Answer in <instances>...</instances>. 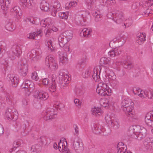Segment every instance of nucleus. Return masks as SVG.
I'll return each mask as SVG.
<instances>
[{
	"label": "nucleus",
	"instance_id": "0eeeda50",
	"mask_svg": "<svg viewBox=\"0 0 153 153\" xmlns=\"http://www.w3.org/2000/svg\"><path fill=\"white\" fill-rule=\"evenodd\" d=\"M92 128L93 133L96 134H99L102 132L103 135L106 136L108 135L111 132V130H109V132L107 133L105 129L97 123L94 124L92 126Z\"/></svg>",
	"mask_w": 153,
	"mask_h": 153
},
{
	"label": "nucleus",
	"instance_id": "c85d7f7f",
	"mask_svg": "<svg viewBox=\"0 0 153 153\" xmlns=\"http://www.w3.org/2000/svg\"><path fill=\"white\" fill-rule=\"evenodd\" d=\"M126 41V40L124 39H113L112 40L110 41V44H112L113 43L115 42L119 47H120L123 45Z\"/></svg>",
	"mask_w": 153,
	"mask_h": 153
},
{
	"label": "nucleus",
	"instance_id": "473e14b6",
	"mask_svg": "<svg viewBox=\"0 0 153 153\" xmlns=\"http://www.w3.org/2000/svg\"><path fill=\"white\" fill-rule=\"evenodd\" d=\"M59 58V61L62 63H65L67 60L68 58L66 53H63L60 52H58Z\"/></svg>",
	"mask_w": 153,
	"mask_h": 153
},
{
	"label": "nucleus",
	"instance_id": "3c124183",
	"mask_svg": "<svg viewBox=\"0 0 153 153\" xmlns=\"http://www.w3.org/2000/svg\"><path fill=\"white\" fill-rule=\"evenodd\" d=\"M5 98L7 102L9 104H10L12 102V100L13 98V96L10 95L9 93H7L6 94Z\"/></svg>",
	"mask_w": 153,
	"mask_h": 153
},
{
	"label": "nucleus",
	"instance_id": "e2e57ef3",
	"mask_svg": "<svg viewBox=\"0 0 153 153\" xmlns=\"http://www.w3.org/2000/svg\"><path fill=\"white\" fill-rule=\"evenodd\" d=\"M25 88V91H26V93L28 95L30 94V92L32 91L33 89V87H32V88H31L29 87H26V88Z\"/></svg>",
	"mask_w": 153,
	"mask_h": 153
},
{
	"label": "nucleus",
	"instance_id": "dca6fc26",
	"mask_svg": "<svg viewBox=\"0 0 153 153\" xmlns=\"http://www.w3.org/2000/svg\"><path fill=\"white\" fill-rule=\"evenodd\" d=\"M7 79L11 82L13 87L16 88L17 86L19 80L17 76L13 74H8L7 76Z\"/></svg>",
	"mask_w": 153,
	"mask_h": 153
},
{
	"label": "nucleus",
	"instance_id": "8fccbe9b",
	"mask_svg": "<svg viewBox=\"0 0 153 153\" xmlns=\"http://www.w3.org/2000/svg\"><path fill=\"white\" fill-rule=\"evenodd\" d=\"M58 30V29L56 27H52L51 28L48 29L47 31L46 32V36L48 37V36L50 35V34L51 33L52 31L56 32Z\"/></svg>",
	"mask_w": 153,
	"mask_h": 153
},
{
	"label": "nucleus",
	"instance_id": "680f3d73",
	"mask_svg": "<svg viewBox=\"0 0 153 153\" xmlns=\"http://www.w3.org/2000/svg\"><path fill=\"white\" fill-rule=\"evenodd\" d=\"M141 91V90L140 88H135V89H134L133 90V92L134 93V94H137L140 96H142V95H139L140 94V91Z\"/></svg>",
	"mask_w": 153,
	"mask_h": 153
},
{
	"label": "nucleus",
	"instance_id": "e433bc0d",
	"mask_svg": "<svg viewBox=\"0 0 153 153\" xmlns=\"http://www.w3.org/2000/svg\"><path fill=\"white\" fill-rule=\"evenodd\" d=\"M131 103H133L132 100L129 99H125L123 100L121 103V106L123 108H124V106L128 107L131 104Z\"/></svg>",
	"mask_w": 153,
	"mask_h": 153
},
{
	"label": "nucleus",
	"instance_id": "72a5a7b5",
	"mask_svg": "<svg viewBox=\"0 0 153 153\" xmlns=\"http://www.w3.org/2000/svg\"><path fill=\"white\" fill-rule=\"evenodd\" d=\"M110 58L108 59L105 57H102L100 60V64L101 65L107 67L109 66L110 63Z\"/></svg>",
	"mask_w": 153,
	"mask_h": 153
},
{
	"label": "nucleus",
	"instance_id": "6e6552de",
	"mask_svg": "<svg viewBox=\"0 0 153 153\" xmlns=\"http://www.w3.org/2000/svg\"><path fill=\"white\" fill-rule=\"evenodd\" d=\"M42 52L39 49H32L27 54V56H29L30 59L34 61H37L41 57Z\"/></svg>",
	"mask_w": 153,
	"mask_h": 153
},
{
	"label": "nucleus",
	"instance_id": "c9c22d12",
	"mask_svg": "<svg viewBox=\"0 0 153 153\" xmlns=\"http://www.w3.org/2000/svg\"><path fill=\"white\" fill-rule=\"evenodd\" d=\"M22 143V140L20 139L19 140L17 141H14L13 143V148L10 150V152H12L13 150H15L16 148L20 146Z\"/></svg>",
	"mask_w": 153,
	"mask_h": 153
},
{
	"label": "nucleus",
	"instance_id": "49530a36",
	"mask_svg": "<svg viewBox=\"0 0 153 153\" xmlns=\"http://www.w3.org/2000/svg\"><path fill=\"white\" fill-rule=\"evenodd\" d=\"M58 40L59 46L61 47H63L70 40H68V39H58Z\"/></svg>",
	"mask_w": 153,
	"mask_h": 153
},
{
	"label": "nucleus",
	"instance_id": "4d7b16f0",
	"mask_svg": "<svg viewBox=\"0 0 153 153\" xmlns=\"http://www.w3.org/2000/svg\"><path fill=\"white\" fill-rule=\"evenodd\" d=\"M107 74L109 79L111 80L116 79V76L114 75V74L113 72H111L110 73H107Z\"/></svg>",
	"mask_w": 153,
	"mask_h": 153
},
{
	"label": "nucleus",
	"instance_id": "5701e85b",
	"mask_svg": "<svg viewBox=\"0 0 153 153\" xmlns=\"http://www.w3.org/2000/svg\"><path fill=\"white\" fill-rule=\"evenodd\" d=\"M10 12L14 16H20L22 14V12L20 8L17 6H15L11 9Z\"/></svg>",
	"mask_w": 153,
	"mask_h": 153
},
{
	"label": "nucleus",
	"instance_id": "a211bd4d",
	"mask_svg": "<svg viewBox=\"0 0 153 153\" xmlns=\"http://www.w3.org/2000/svg\"><path fill=\"white\" fill-rule=\"evenodd\" d=\"M96 91L98 94L102 96H105L106 95L108 96L110 95L111 93V90L110 89L106 88L105 89L104 88H97L96 89Z\"/></svg>",
	"mask_w": 153,
	"mask_h": 153
},
{
	"label": "nucleus",
	"instance_id": "ddd939ff",
	"mask_svg": "<svg viewBox=\"0 0 153 153\" xmlns=\"http://www.w3.org/2000/svg\"><path fill=\"white\" fill-rule=\"evenodd\" d=\"M139 126H134L129 129L130 135L131 137L135 139H137L138 135L140 131L141 128Z\"/></svg>",
	"mask_w": 153,
	"mask_h": 153
},
{
	"label": "nucleus",
	"instance_id": "ea45409f",
	"mask_svg": "<svg viewBox=\"0 0 153 153\" xmlns=\"http://www.w3.org/2000/svg\"><path fill=\"white\" fill-rule=\"evenodd\" d=\"M41 148V146L40 145L36 144L32 146L30 150L31 152L37 153L39 152Z\"/></svg>",
	"mask_w": 153,
	"mask_h": 153
},
{
	"label": "nucleus",
	"instance_id": "de8ad7c7",
	"mask_svg": "<svg viewBox=\"0 0 153 153\" xmlns=\"http://www.w3.org/2000/svg\"><path fill=\"white\" fill-rule=\"evenodd\" d=\"M92 70L90 68L87 69L84 72H83L82 74V76L84 78H88L90 76Z\"/></svg>",
	"mask_w": 153,
	"mask_h": 153
},
{
	"label": "nucleus",
	"instance_id": "6e6d98bb",
	"mask_svg": "<svg viewBox=\"0 0 153 153\" xmlns=\"http://www.w3.org/2000/svg\"><path fill=\"white\" fill-rule=\"evenodd\" d=\"M86 62V59L85 58H83L80 60L78 62L80 66H84L85 65V62Z\"/></svg>",
	"mask_w": 153,
	"mask_h": 153
},
{
	"label": "nucleus",
	"instance_id": "f704fd0d",
	"mask_svg": "<svg viewBox=\"0 0 153 153\" xmlns=\"http://www.w3.org/2000/svg\"><path fill=\"white\" fill-rule=\"evenodd\" d=\"M49 4L45 1H42L40 4V8L42 11H47L49 9Z\"/></svg>",
	"mask_w": 153,
	"mask_h": 153
},
{
	"label": "nucleus",
	"instance_id": "bb28decb",
	"mask_svg": "<svg viewBox=\"0 0 153 153\" xmlns=\"http://www.w3.org/2000/svg\"><path fill=\"white\" fill-rule=\"evenodd\" d=\"M92 30L88 29V28H84L80 32V35L82 37H90V33L91 32Z\"/></svg>",
	"mask_w": 153,
	"mask_h": 153
},
{
	"label": "nucleus",
	"instance_id": "423d86ee",
	"mask_svg": "<svg viewBox=\"0 0 153 153\" xmlns=\"http://www.w3.org/2000/svg\"><path fill=\"white\" fill-rule=\"evenodd\" d=\"M134 103H131V104L128 107L124 106L123 108V111L125 112L126 116L127 117L128 119L130 121H133V120L136 119V116L134 112H133L132 110L134 109Z\"/></svg>",
	"mask_w": 153,
	"mask_h": 153
},
{
	"label": "nucleus",
	"instance_id": "603ef678",
	"mask_svg": "<svg viewBox=\"0 0 153 153\" xmlns=\"http://www.w3.org/2000/svg\"><path fill=\"white\" fill-rule=\"evenodd\" d=\"M132 22L133 21L132 19L131 18L128 19L126 20L125 22L124 23V25L125 26V28L126 27H129L131 25Z\"/></svg>",
	"mask_w": 153,
	"mask_h": 153
},
{
	"label": "nucleus",
	"instance_id": "cd10ccee",
	"mask_svg": "<svg viewBox=\"0 0 153 153\" xmlns=\"http://www.w3.org/2000/svg\"><path fill=\"white\" fill-rule=\"evenodd\" d=\"M54 4L52 9L51 13L52 15L53 16H55L57 11H59L61 9L60 8V4L59 3H55Z\"/></svg>",
	"mask_w": 153,
	"mask_h": 153
},
{
	"label": "nucleus",
	"instance_id": "a18cd8bd",
	"mask_svg": "<svg viewBox=\"0 0 153 153\" xmlns=\"http://www.w3.org/2000/svg\"><path fill=\"white\" fill-rule=\"evenodd\" d=\"M47 139L45 136H41L38 139V141L42 145H45L47 143Z\"/></svg>",
	"mask_w": 153,
	"mask_h": 153
},
{
	"label": "nucleus",
	"instance_id": "9b49d317",
	"mask_svg": "<svg viewBox=\"0 0 153 153\" xmlns=\"http://www.w3.org/2000/svg\"><path fill=\"white\" fill-rule=\"evenodd\" d=\"M11 51L13 55L10 56L9 57L13 60L15 59V56L19 57L22 53L20 45L18 44L13 45L11 48Z\"/></svg>",
	"mask_w": 153,
	"mask_h": 153
},
{
	"label": "nucleus",
	"instance_id": "338daca9",
	"mask_svg": "<svg viewBox=\"0 0 153 153\" xmlns=\"http://www.w3.org/2000/svg\"><path fill=\"white\" fill-rule=\"evenodd\" d=\"M136 42L139 45H141L145 41L146 39H136Z\"/></svg>",
	"mask_w": 153,
	"mask_h": 153
},
{
	"label": "nucleus",
	"instance_id": "0e129e2a",
	"mask_svg": "<svg viewBox=\"0 0 153 153\" xmlns=\"http://www.w3.org/2000/svg\"><path fill=\"white\" fill-rule=\"evenodd\" d=\"M112 80L111 83L112 85L113 86H114L115 87H116L119 84L118 81L116 79Z\"/></svg>",
	"mask_w": 153,
	"mask_h": 153
},
{
	"label": "nucleus",
	"instance_id": "4be33fe9",
	"mask_svg": "<svg viewBox=\"0 0 153 153\" xmlns=\"http://www.w3.org/2000/svg\"><path fill=\"white\" fill-rule=\"evenodd\" d=\"M21 5L24 9H32V4L30 0H20Z\"/></svg>",
	"mask_w": 153,
	"mask_h": 153
},
{
	"label": "nucleus",
	"instance_id": "4468645a",
	"mask_svg": "<svg viewBox=\"0 0 153 153\" xmlns=\"http://www.w3.org/2000/svg\"><path fill=\"white\" fill-rule=\"evenodd\" d=\"M33 96L35 98L42 100H46L49 97L48 94L42 91H35Z\"/></svg>",
	"mask_w": 153,
	"mask_h": 153
},
{
	"label": "nucleus",
	"instance_id": "f8f14e48",
	"mask_svg": "<svg viewBox=\"0 0 153 153\" xmlns=\"http://www.w3.org/2000/svg\"><path fill=\"white\" fill-rule=\"evenodd\" d=\"M54 77V75H52V76L51 83L49 82L48 79L47 78H44L42 80L43 84L45 85H48L51 86V89L53 90L52 91L53 92H54L56 91V81L57 79V78L56 79Z\"/></svg>",
	"mask_w": 153,
	"mask_h": 153
},
{
	"label": "nucleus",
	"instance_id": "f257e3e1",
	"mask_svg": "<svg viewBox=\"0 0 153 153\" xmlns=\"http://www.w3.org/2000/svg\"><path fill=\"white\" fill-rule=\"evenodd\" d=\"M53 108H49L47 109L44 114L43 118L44 120L47 121L53 119L56 115L55 112L56 111L58 108L60 109L59 103H57L53 106Z\"/></svg>",
	"mask_w": 153,
	"mask_h": 153
},
{
	"label": "nucleus",
	"instance_id": "393cba45",
	"mask_svg": "<svg viewBox=\"0 0 153 153\" xmlns=\"http://www.w3.org/2000/svg\"><path fill=\"white\" fill-rule=\"evenodd\" d=\"M42 31L40 30H37L36 32H34L32 33H30V34H27V38H35V37H38V36H39V37H41L42 36Z\"/></svg>",
	"mask_w": 153,
	"mask_h": 153
},
{
	"label": "nucleus",
	"instance_id": "c03bdc74",
	"mask_svg": "<svg viewBox=\"0 0 153 153\" xmlns=\"http://www.w3.org/2000/svg\"><path fill=\"white\" fill-rule=\"evenodd\" d=\"M123 66L125 68L128 69H130L133 67V65L131 62L128 61H126L124 63Z\"/></svg>",
	"mask_w": 153,
	"mask_h": 153
},
{
	"label": "nucleus",
	"instance_id": "6ab92c4d",
	"mask_svg": "<svg viewBox=\"0 0 153 153\" xmlns=\"http://www.w3.org/2000/svg\"><path fill=\"white\" fill-rule=\"evenodd\" d=\"M139 95H142L141 97H147L148 98L153 99V91L152 89H149L145 91H141Z\"/></svg>",
	"mask_w": 153,
	"mask_h": 153
},
{
	"label": "nucleus",
	"instance_id": "864d4df0",
	"mask_svg": "<svg viewBox=\"0 0 153 153\" xmlns=\"http://www.w3.org/2000/svg\"><path fill=\"white\" fill-rule=\"evenodd\" d=\"M26 128V126L25 124L23 123L21 126L20 130L21 134L22 135L25 136L27 134L25 133V130Z\"/></svg>",
	"mask_w": 153,
	"mask_h": 153
},
{
	"label": "nucleus",
	"instance_id": "a19ab883",
	"mask_svg": "<svg viewBox=\"0 0 153 153\" xmlns=\"http://www.w3.org/2000/svg\"><path fill=\"white\" fill-rule=\"evenodd\" d=\"M10 2V0H6L5 1V5L3 1L0 0V6L1 7V9L5 10V7L6 6L7 7H8V4H9Z\"/></svg>",
	"mask_w": 153,
	"mask_h": 153
},
{
	"label": "nucleus",
	"instance_id": "13d9d810",
	"mask_svg": "<svg viewBox=\"0 0 153 153\" xmlns=\"http://www.w3.org/2000/svg\"><path fill=\"white\" fill-rule=\"evenodd\" d=\"M137 37L138 38H145L146 34L145 33L141 32L138 33L137 34Z\"/></svg>",
	"mask_w": 153,
	"mask_h": 153
},
{
	"label": "nucleus",
	"instance_id": "2eb2a0df",
	"mask_svg": "<svg viewBox=\"0 0 153 153\" xmlns=\"http://www.w3.org/2000/svg\"><path fill=\"white\" fill-rule=\"evenodd\" d=\"M18 69L19 73L21 76H26L28 71L27 65L26 64H24L22 62L19 63Z\"/></svg>",
	"mask_w": 153,
	"mask_h": 153
},
{
	"label": "nucleus",
	"instance_id": "b1692460",
	"mask_svg": "<svg viewBox=\"0 0 153 153\" xmlns=\"http://www.w3.org/2000/svg\"><path fill=\"white\" fill-rule=\"evenodd\" d=\"M92 15L94 18V20L96 22L101 21L103 15L100 11H95L93 12Z\"/></svg>",
	"mask_w": 153,
	"mask_h": 153
},
{
	"label": "nucleus",
	"instance_id": "bf43d9fd",
	"mask_svg": "<svg viewBox=\"0 0 153 153\" xmlns=\"http://www.w3.org/2000/svg\"><path fill=\"white\" fill-rule=\"evenodd\" d=\"M31 77L32 79L35 81L37 80L39 78L37 73L36 72H33L32 73Z\"/></svg>",
	"mask_w": 153,
	"mask_h": 153
},
{
	"label": "nucleus",
	"instance_id": "39448f33",
	"mask_svg": "<svg viewBox=\"0 0 153 153\" xmlns=\"http://www.w3.org/2000/svg\"><path fill=\"white\" fill-rule=\"evenodd\" d=\"M45 62L46 64L48 66L50 69L55 71L58 68V66L56 61L53 55H50L47 56L45 59Z\"/></svg>",
	"mask_w": 153,
	"mask_h": 153
},
{
	"label": "nucleus",
	"instance_id": "20e7f679",
	"mask_svg": "<svg viewBox=\"0 0 153 153\" xmlns=\"http://www.w3.org/2000/svg\"><path fill=\"white\" fill-rule=\"evenodd\" d=\"M153 1L149 0L145 1L143 3V6L142 8H141V13L143 16L146 15L148 16L149 14L152 13V11L153 10Z\"/></svg>",
	"mask_w": 153,
	"mask_h": 153
},
{
	"label": "nucleus",
	"instance_id": "052dcab7",
	"mask_svg": "<svg viewBox=\"0 0 153 153\" xmlns=\"http://www.w3.org/2000/svg\"><path fill=\"white\" fill-rule=\"evenodd\" d=\"M76 94L78 96H81L83 94L82 90L79 88H77L76 89Z\"/></svg>",
	"mask_w": 153,
	"mask_h": 153
},
{
	"label": "nucleus",
	"instance_id": "7ed1b4c3",
	"mask_svg": "<svg viewBox=\"0 0 153 153\" xmlns=\"http://www.w3.org/2000/svg\"><path fill=\"white\" fill-rule=\"evenodd\" d=\"M100 71H99V69L98 68H94L93 71L94 73L92 75V77L94 80L96 82H99L100 81H102L101 80L100 76V73L101 69L100 67H99ZM98 87L97 88H103L106 89V88H109V87L106 84L103 82L102 81L100 82L98 84Z\"/></svg>",
	"mask_w": 153,
	"mask_h": 153
},
{
	"label": "nucleus",
	"instance_id": "79ce46f5",
	"mask_svg": "<svg viewBox=\"0 0 153 153\" xmlns=\"http://www.w3.org/2000/svg\"><path fill=\"white\" fill-rule=\"evenodd\" d=\"M101 109L97 108H94L92 109V114L95 115L96 117L99 116V113H100Z\"/></svg>",
	"mask_w": 153,
	"mask_h": 153
},
{
	"label": "nucleus",
	"instance_id": "4c0bfd02",
	"mask_svg": "<svg viewBox=\"0 0 153 153\" xmlns=\"http://www.w3.org/2000/svg\"><path fill=\"white\" fill-rule=\"evenodd\" d=\"M52 42L51 40L46 41L45 42L46 48L48 50V51L52 52L54 50L52 45Z\"/></svg>",
	"mask_w": 153,
	"mask_h": 153
},
{
	"label": "nucleus",
	"instance_id": "7c9ffc66",
	"mask_svg": "<svg viewBox=\"0 0 153 153\" xmlns=\"http://www.w3.org/2000/svg\"><path fill=\"white\" fill-rule=\"evenodd\" d=\"M140 131L138 136V137L137 139L140 140L144 138L146 135V130L143 127L141 128Z\"/></svg>",
	"mask_w": 153,
	"mask_h": 153
},
{
	"label": "nucleus",
	"instance_id": "9d476101",
	"mask_svg": "<svg viewBox=\"0 0 153 153\" xmlns=\"http://www.w3.org/2000/svg\"><path fill=\"white\" fill-rule=\"evenodd\" d=\"M5 117L9 120H16L18 117V113L14 109L8 108L6 111Z\"/></svg>",
	"mask_w": 153,
	"mask_h": 153
},
{
	"label": "nucleus",
	"instance_id": "f03ea898",
	"mask_svg": "<svg viewBox=\"0 0 153 153\" xmlns=\"http://www.w3.org/2000/svg\"><path fill=\"white\" fill-rule=\"evenodd\" d=\"M107 17L109 19H113L117 23L120 24L124 19L123 13L119 10L109 12L107 14Z\"/></svg>",
	"mask_w": 153,
	"mask_h": 153
},
{
	"label": "nucleus",
	"instance_id": "37998d69",
	"mask_svg": "<svg viewBox=\"0 0 153 153\" xmlns=\"http://www.w3.org/2000/svg\"><path fill=\"white\" fill-rule=\"evenodd\" d=\"M32 24L35 25H39L40 22V20L39 18H35L32 19H27Z\"/></svg>",
	"mask_w": 153,
	"mask_h": 153
},
{
	"label": "nucleus",
	"instance_id": "774afa93",
	"mask_svg": "<svg viewBox=\"0 0 153 153\" xmlns=\"http://www.w3.org/2000/svg\"><path fill=\"white\" fill-rule=\"evenodd\" d=\"M77 5V3L76 2H75L74 1H71L70 3L68 4L67 3L66 4V6H69V5L70 7L72 6H75Z\"/></svg>",
	"mask_w": 153,
	"mask_h": 153
},
{
	"label": "nucleus",
	"instance_id": "2f4dec72",
	"mask_svg": "<svg viewBox=\"0 0 153 153\" xmlns=\"http://www.w3.org/2000/svg\"><path fill=\"white\" fill-rule=\"evenodd\" d=\"M106 122L109 125H111L113 127V128L116 129H117L119 127V125L117 121L113 122L110 117L108 118L106 120Z\"/></svg>",
	"mask_w": 153,
	"mask_h": 153
},
{
	"label": "nucleus",
	"instance_id": "412c9836",
	"mask_svg": "<svg viewBox=\"0 0 153 153\" xmlns=\"http://www.w3.org/2000/svg\"><path fill=\"white\" fill-rule=\"evenodd\" d=\"M124 144L122 142H119L117 145V153H132L131 152H127L126 150L127 148L126 146V147H122L123 146Z\"/></svg>",
	"mask_w": 153,
	"mask_h": 153
},
{
	"label": "nucleus",
	"instance_id": "69168bd1",
	"mask_svg": "<svg viewBox=\"0 0 153 153\" xmlns=\"http://www.w3.org/2000/svg\"><path fill=\"white\" fill-rule=\"evenodd\" d=\"M116 53H117L113 49L111 50L108 53L110 56L113 57L116 55Z\"/></svg>",
	"mask_w": 153,
	"mask_h": 153
},
{
	"label": "nucleus",
	"instance_id": "58836bf2",
	"mask_svg": "<svg viewBox=\"0 0 153 153\" xmlns=\"http://www.w3.org/2000/svg\"><path fill=\"white\" fill-rule=\"evenodd\" d=\"M33 84L32 82L30 81L26 80L21 85V87L22 88H26V87L32 88V87H33Z\"/></svg>",
	"mask_w": 153,
	"mask_h": 153
},
{
	"label": "nucleus",
	"instance_id": "aec40b11",
	"mask_svg": "<svg viewBox=\"0 0 153 153\" xmlns=\"http://www.w3.org/2000/svg\"><path fill=\"white\" fill-rule=\"evenodd\" d=\"M145 122L148 126L153 127V114L147 113L145 116Z\"/></svg>",
	"mask_w": 153,
	"mask_h": 153
},
{
	"label": "nucleus",
	"instance_id": "09e8293b",
	"mask_svg": "<svg viewBox=\"0 0 153 153\" xmlns=\"http://www.w3.org/2000/svg\"><path fill=\"white\" fill-rule=\"evenodd\" d=\"M13 25L11 22H9V21H7V24L6 25V29L10 31H13L14 30L13 27Z\"/></svg>",
	"mask_w": 153,
	"mask_h": 153
},
{
	"label": "nucleus",
	"instance_id": "1a4fd4ad",
	"mask_svg": "<svg viewBox=\"0 0 153 153\" xmlns=\"http://www.w3.org/2000/svg\"><path fill=\"white\" fill-rule=\"evenodd\" d=\"M73 146L76 152L82 153L84 149L83 144L81 139H75L73 143Z\"/></svg>",
	"mask_w": 153,
	"mask_h": 153
},
{
	"label": "nucleus",
	"instance_id": "a878e982",
	"mask_svg": "<svg viewBox=\"0 0 153 153\" xmlns=\"http://www.w3.org/2000/svg\"><path fill=\"white\" fill-rule=\"evenodd\" d=\"M68 79L65 77L59 79L58 82L59 86L62 89H64L68 84L67 82Z\"/></svg>",
	"mask_w": 153,
	"mask_h": 153
},
{
	"label": "nucleus",
	"instance_id": "c756f323",
	"mask_svg": "<svg viewBox=\"0 0 153 153\" xmlns=\"http://www.w3.org/2000/svg\"><path fill=\"white\" fill-rule=\"evenodd\" d=\"M61 38H64V37L67 38H71L74 37L73 32L69 30L63 33L60 35Z\"/></svg>",
	"mask_w": 153,
	"mask_h": 153
},
{
	"label": "nucleus",
	"instance_id": "5fc2aeb1",
	"mask_svg": "<svg viewBox=\"0 0 153 153\" xmlns=\"http://www.w3.org/2000/svg\"><path fill=\"white\" fill-rule=\"evenodd\" d=\"M59 17L62 19H67L68 16L65 12H60L59 13Z\"/></svg>",
	"mask_w": 153,
	"mask_h": 153
},
{
	"label": "nucleus",
	"instance_id": "f3484780",
	"mask_svg": "<svg viewBox=\"0 0 153 153\" xmlns=\"http://www.w3.org/2000/svg\"><path fill=\"white\" fill-rule=\"evenodd\" d=\"M143 144L147 150H151L153 146V137H150L146 138L144 140Z\"/></svg>",
	"mask_w": 153,
	"mask_h": 153
}]
</instances>
